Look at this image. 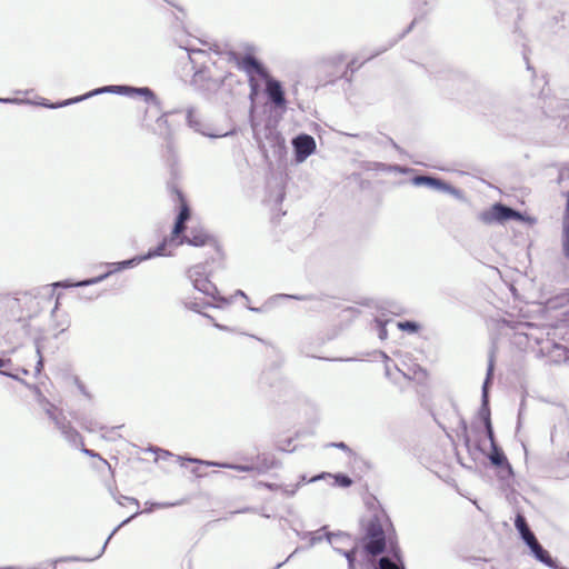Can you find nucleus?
Here are the masks:
<instances>
[{"mask_svg": "<svg viewBox=\"0 0 569 569\" xmlns=\"http://www.w3.org/2000/svg\"><path fill=\"white\" fill-rule=\"evenodd\" d=\"M307 536H310V546H315L316 543H318L322 539L321 536H317V535H313V533H310V532L303 533L302 538H305Z\"/></svg>", "mask_w": 569, "mask_h": 569, "instance_id": "obj_43", "label": "nucleus"}, {"mask_svg": "<svg viewBox=\"0 0 569 569\" xmlns=\"http://www.w3.org/2000/svg\"><path fill=\"white\" fill-rule=\"evenodd\" d=\"M20 100H18V99L0 98V102H2V103H17Z\"/></svg>", "mask_w": 569, "mask_h": 569, "instance_id": "obj_49", "label": "nucleus"}, {"mask_svg": "<svg viewBox=\"0 0 569 569\" xmlns=\"http://www.w3.org/2000/svg\"><path fill=\"white\" fill-rule=\"evenodd\" d=\"M282 297L293 298V299H298V300L302 299V298H301V297H299V296H287V295H283Z\"/></svg>", "mask_w": 569, "mask_h": 569, "instance_id": "obj_58", "label": "nucleus"}, {"mask_svg": "<svg viewBox=\"0 0 569 569\" xmlns=\"http://www.w3.org/2000/svg\"><path fill=\"white\" fill-rule=\"evenodd\" d=\"M178 110H170L162 112L156 120L154 127H152L150 130L152 133L159 136L167 144L168 149H171L173 146V130L172 127L168 120V117L174 113H178Z\"/></svg>", "mask_w": 569, "mask_h": 569, "instance_id": "obj_9", "label": "nucleus"}, {"mask_svg": "<svg viewBox=\"0 0 569 569\" xmlns=\"http://www.w3.org/2000/svg\"><path fill=\"white\" fill-rule=\"evenodd\" d=\"M0 373H1V375H3V376H7V377H11V378H13V379H17V377H16L14 375H12V373H10V372H7V371H0Z\"/></svg>", "mask_w": 569, "mask_h": 569, "instance_id": "obj_56", "label": "nucleus"}, {"mask_svg": "<svg viewBox=\"0 0 569 569\" xmlns=\"http://www.w3.org/2000/svg\"><path fill=\"white\" fill-rule=\"evenodd\" d=\"M382 357H383L385 365L390 362V358L386 353H383Z\"/></svg>", "mask_w": 569, "mask_h": 569, "instance_id": "obj_57", "label": "nucleus"}, {"mask_svg": "<svg viewBox=\"0 0 569 569\" xmlns=\"http://www.w3.org/2000/svg\"><path fill=\"white\" fill-rule=\"evenodd\" d=\"M385 371H386V376L391 378L392 373H391V367L389 363L385 365Z\"/></svg>", "mask_w": 569, "mask_h": 569, "instance_id": "obj_50", "label": "nucleus"}, {"mask_svg": "<svg viewBox=\"0 0 569 569\" xmlns=\"http://www.w3.org/2000/svg\"><path fill=\"white\" fill-rule=\"evenodd\" d=\"M561 250L563 257L569 260V192L565 214L561 222Z\"/></svg>", "mask_w": 569, "mask_h": 569, "instance_id": "obj_18", "label": "nucleus"}, {"mask_svg": "<svg viewBox=\"0 0 569 569\" xmlns=\"http://www.w3.org/2000/svg\"><path fill=\"white\" fill-rule=\"evenodd\" d=\"M259 485L264 487V488H267V489H269V490H272V491L281 489V485H278V483L260 482Z\"/></svg>", "mask_w": 569, "mask_h": 569, "instance_id": "obj_44", "label": "nucleus"}, {"mask_svg": "<svg viewBox=\"0 0 569 569\" xmlns=\"http://www.w3.org/2000/svg\"><path fill=\"white\" fill-rule=\"evenodd\" d=\"M37 355H38L39 359H38V362L36 366V372L39 373L43 367V360H42V356H41L40 346L38 343H37Z\"/></svg>", "mask_w": 569, "mask_h": 569, "instance_id": "obj_42", "label": "nucleus"}, {"mask_svg": "<svg viewBox=\"0 0 569 569\" xmlns=\"http://www.w3.org/2000/svg\"><path fill=\"white\" fill-rule=\"evenodd\" d=\"M139 263H141V259L139 258V256H136V257H133L131 259L119 261V262L106 263V267L108 268L107 272H104L103 274H100L98 277L80 281V282L76 283L74 286L83 287V286H91V284H96V283L102 282L104 279H107L111 274H113L116 272H119V271H122L124 269L134 268ZM53 286L54 287L68 288V287H72L73 284L64 281V282H57Z\"/></svg>", "mask_w": 569, "mask_h": 569, "instance_id": "obj_5", "label": "nucleus"}, {"mask_svg": "<svg viewBox=\"0 0 569 569\" xmlns=\"http://www.w3.org/2000/svg\"><path fill=\"white\" fill-rule=\"evenodd\" d=\"M183 306L184 308L189 309V310H192L194 312H201V309L207 307V306H210V307H221L223 303H220V302H217V303H213V302H208V303H204V302H198V301H192V300H183Z\"/></svg>", "mask_w": 569, "mask_h": 569, "instance_id": "obj_23", "label": "nucleus"}, {"mask_svg": "<svg viewBox=\"0 0 569 569\" xmlns=\"http://www.w3.org/2000/svg\"><path fill=\"white\" fill-rule=\"evenodd\" d=\"M348 569H356V568H355V563H349V565H348Z\"/></svg>", "mask_w": 569, "mask_h": 569, "instance_id": "obj_60", "label": "nucleus"}, {"mask_svg": "<svg viewBox=\"0 0 569 569\" xmlns=\"http://www.w3.org/2000/svg\"><path fill=\"white\" fill-rule=\"evenodd\" d=\"M52 422L56 425V427L60 430L62 427H64L69 421L64 417L62 411H59L57 416L53 417Z\"/></svg>", "mask_w": 569, "mask_h": 569, "instance_id": "obj_35", "label": "nucleus"}, {"mask_svg": "<svg viewBox=\"0 0 569 569\" xmlns=\"http://www.w3.org/2000/svg\"><path fill=\"white\" fill-rule=\"evenodd\" d=\"M10 362H11V360H10V359L4 360V359L0 358V368H1V367H4L6 365H8V363H10Z\"/></svg>", "mask_w": 569, "mask_h": 569, "instance_id": "obj_53", "label": "nucleus"}, {"mask_svg": "<svg viewBox=\"0 0 569 569\" xmlns=\"http://www.w3.org/2000/svg\"><path fill=\"white\" fill-rule=\"evenodd\" d=\"M295 157L298 163L303 162L309 156L316 151V141L313 137L301 133L292 140Z\"/></svg>", "mask_w": 569, "mask_h": 569, "instance_id": "obj_10", "label": "nucleus"}, {"mask_svg": "<svg viewBox=\"0 0 569 569\" xmlns=\"http://www.w3.org/2000/svg\"><path fill=\"white\" fill-rule=\"evenodd\" d=\"M478 219L485 224H492L496 222H505L510 219L522 220L523 217L519 211L513 210L501 203H495L488 210L479 213Z\"/></svg>", "mask_w": 569, "mask_h": 569, "instance_id": "obj_6", "label": "nucleus"}, {"mask_svg": "<svg viewBox=\"0 0 569 569\" xmlns=\"http://www.w3.org/2000/svg\"><path fill=\"white\" fill-rule=\"evenodd\" d=\"M184 49L188 51L189 58H190L191 62H193V63L196 62L193 56H202L206 53L203 50H200V49L194 50V49H189L187 47H184Z\"/></svg>", "mask_w": 569, "mask_h": 569, "instance_id": "obj_41", "label": "nucleus"}, {"mask_svg": "<svg viewBox=\"0 0 569 569\" xmlns=\"http://www.w3.org/2000/svg\"><path fill=\"white\" fill-rule=\"evenodd\" d=\"M261 516L264 517V518H269L270 516L267 515L266 512H261Z\"/></svg>", "mask_w": 569, "mask_h": 569, "instance_id": "obj_62", "label": "nucleus"}, {"mask_svg": "<svg viewBox=\"0 0 569 569\" xmlns=\"http://www.w3.org/2000/svg\"><path fill=\"white\" fill-rule=\"evenodd\" d=\"M79 447H80L81 452H83L86 456H89L92 458L99 457V455L97 452L86 448L83 443H82V446H79Z\"/></svg>", "mask_w": 569, "mask_h": 569, "instance_id": "obj_45", "label": "nucleus"}, {"mask_svg": "<svg viewBox=\"0 0 569 569\" xmlns=\"http://www.w3.org/2000/svg\"><path fill=\"white\" fill-rule=\"evenodd\" d=\"M555 569H567V568L557 566V568H555Z\"/></svg>", "mask_w": 569, "mask_h": 569, "instance_id": "obj_64", "label": "nucleus"}, {"mask_svg": "<svg viewBox=\"0 0 569 569\" xmlns=\"http://www.w3.org/2000/svg\"><path fill=\"white\" fill-rule=\"evenodd\" d=\"M169 248L174 249V243L170 242V238H164L156 248L149 249L144 254H139V258L141 259V262H143L156 257H170L173 252Z\"/></svg>", "mask_w": 569, "mask_h": 569, "instance_id": "obj_17", "label": "nucleus"}, {"mask_svg": "<svg viewBox=\"0 0 569 569\" xmlns=\"http://www.w3.org/2000/svg\"><path fill=\"white\" fill-rule=\"evenodd\" d=\"M214 327L219 328V329H226L223 326L219 325V323H214Z\"/></svg>", "mask_w": 569, "mask_h": 569, "instance_id": "obj_59", "label": "nucleus"}, {"mask_svg": "<svg viewBox=\"0 0 569 569\" xmlns=\"http://www.w3.org/2000/svg\"><path fill=\"white\" fill-rule=\"evenodd\" d=\"M186 122L187 126L193 131L210 138H220L232 134L231 132L224 133H213L208 130V126L202 121L201 116L198 109L193 106H189L186 108Z\"/></svg>", "mask_w": 569, "mask_h": 569, "instance_id": "obj_8", "label": "nucleus"}, {"mask_svg": "<svg viewBox=\"0 0 569 569\" xmlns=\"http://www.w3.org/2000/svg\"><path fill=\"white\" fill-rule=\"evenodd\" d=\"M61 435L63 438L72 446L79 447L82 446V437L81 435L74 429L70 422H68L64 427L60 429Z\"/></svg>", "mask_w": 569, "mask_h": 569, "instance_id": "obj_21", "label": "nucleus"}, {"mask_svg": "<svg viewBox=\"0 0 569 569\" xmlns=\"http://www.w3.org/2000/svg\"><path fill=\"white\" fill-rule=\"evenodd\" d=\"M291 557H293V553H290V556H288V557L286 558V561H289V560L291 559Z\"/></svg>", "mask_w": 569, "mask_h": 569, "instance_id": "obj_63", "label": "nucleus"}, {"mask_svg": "<svg viewBox=\"0 0 569 569\" xmlns=\"http://www.w3.org/2000/svg\"><path fill=\"white\" fill-rule=\"evenodd\" d=\"M117 499V502L121 506L124 505V502H129V503H132L137 508H139V501L136 499V498H131V497H126V496H119L116 498Z\"/></svg>", "mask_w": 569, "mask_h": 569, "instance_id": "obj_38", "label": "nucleus"}, {"mask_svg": "<svg viewBox=\"0 0 569 569\" xmlns=\"http://www.w3.org/2000/svg\"><path fill=\"white\" fill-rule=\"evenodd\" d=\"M52 296L53 289L50 286L16 296H1L10 327L4 333L9 343L19 342L30 336L42 337L48 332L58 338L69 329L70 316L58 308V300L52 306Z\"/></svg>", "mask_w": 569, "mask_h": 569, "instance_id": "obj_1", "label": "nucleus"}, {"mask_svg": "<svg viewBox=\"0 0 569 569\" xmlns=\"http://www.w3.org/2000/svg\"><path fill=\"white\" fill-rule=\"evenodd\" d=\"M533 553L535 558L548 566L549 568H557V562L551 558L549 552L542 548V546L538 542V540L533 541L532 543H529L528 546Z\"/></svg>", "mask_w": 569, "mask_h": 569, "instance_id": "obj_19", "label": "nucleus"}, {"mask_svg": "<svg viewBox=\"0 0 569 569\" xmlns=\"http://www.w3.org/2000/svg\"><path fill=\"white\" fill-rule=\"evenodd\" d=\"M81 427L87 430L88 432H96V431H102L106 429L104 426H102L101 423L97 422V421H93V420H88V419H80L79 420Z\"/></svg>", "mask_w": 569, "mask_h": 569, "instance_id": "obj_26", "label": "nucleus"}, {"mask_svg": "<svg viewBox=\"0 0 569 569\" xmlns=\"http://www.w3.org/2000/svg\"><path fill=\"white\" fill-rule=\"evenodd\" d=\"M485 428H486L487 437L490 440V445L492 447L493 445H496V442H495V436H493V429H492L491 420L487 421V425H485Z\"/></svg>", "mask_w": 569, "mask_h": 569, "instance_id": "obj_40", "label": "nucleus"}, {"mask_svg": "<svg viewBox=\"0 0 569 569\" xmlns=\"http://www.w3.org/2000/svg\"><path fill=\"white\" fill-rule=\"evenodd\" d=\"M39 405L41 406V408L47 413L50 420H52L53 417L57 416L59 411H62L42 396L39 398Z\"/></svg>", "mask_w": 569, "mask_h": 569, "instance_id": "obj_24", "label": "nucleus"}, {"mask_svg": "<svg viewBox=\"0 0 569 569\" xmlns=\"http://www.w3.org/2000/svg\"><path fill=\"white\" fill-rule=\"evenodd\" d=\"M138 513H139V511L137 510V511H136L131 517H129V518H127L126 520H123V521H122V522H121L117 528H114V529H113V531H112V532L110 533V536L107 538V540H106L104 545L102 546L101 551H100V553L97 556V558H99V557L102 555V552L106 550L108 542L110 541V539L112 538V536L117 532V530H118L120 527H122V526L127 525V523H128V522H129L133 517H136Z\"/></svg>", "mask_w": 569, "mask_h": 569, "instance_id": "obj_32", "label": "nucleus"}, {"mask_svg": "<svg viewBox=\"0 0 569 569\" xmlns=\"http://www.w3.org/2000/svg\"><path fill=\"white\" fill-rule=\"evenodd\" d=\"M398 328L400 330H403V331H409V332H417L418 329H419V325L417 322H413V321H402V322H398Z\"/></svg>", "mask_w": 569, "mask_h": 569, "instance_id": "obj_33", "label": "nucleus"}, {"mask_svg": "<svg viewBox=\"0 0 569 569\" xmlns=\"http://www.w3.org/2000/svg\"><path fill=\"white\" fill-rule=\"evenodd\" d=\"M133 96H141L144 98V100L147 102H152L154 103L156 106H159L160 102L159 100L157 99L156 94L153 93V91L151 89H149L148 87H142V88H136V92L133 93Z\"/></svg>", "mask_w": 569, "mask_h": 569, "instance_id": "obj_25", "label": "nucleus"}, {"mask_svg": "<svg viewBox=\"0 0 569 569\" xmlns=\"http://www.w3.org/2000/svg\"><path fill=\"white\" fill-rule=\"evenodd\" d=\"M332 64H342L345 61V57L342 54H337L328 60Z\"/></svg>", "mask_w": 569, "mask_h": 569, "instance_id": "obj_46", "label": "nucleus"}, {"mask_svg": "<svg viewBox=\"0 0 569 569\" xmlns=\"http://www.w3.org/2000/svg\"><path fill=\"white\" fill-rule=\"evenodd\" d=\"M335 447L342 449V450L348 449V446L345 442L335 443Z\"/></svg>", "mask_w": 569, "mask_h": 569, "instance_id": "obj_51", "label": "nucleus"}, {"mask_svg": "<svg viewBox=\"0 0 569 569\" xmlns=\"http://www.w3.org/2000/svg\"><path fill=\"white\" fill-rule=\"evenodd\" d=\"M326 539L329 543H331L333 547L338 545H345L346 542L350 541L351 537L350 535L338 531V532H327L325 535Z\"/></svg>", "mask_w": 569, "mask_h": 569, "instance_id": "obj_22", "label": "nucleus"}, {"mask_svg": "<svg viewBox=\"0 0 569 569\" xmlns=\"http://www.w3.org/2000/svg\"><path fill=\"white\" fill-rule=\"evenodd\" d=\"M395 368L407 379H412L418 372H422V369L417 365L413 368H410L408 371L399 368L398 365H395Z\"/></svg>", "mask_w": 569, "mask_h": 569, "instance_id": "obj_34", "label": "nucleus"}, {"mask_svg": "<svg viewBox=\"0 0 569 569\" xmlns=\"http://www.w3.org/2000/svg\"><path fill=\"white\" fill-rule=\"evenodd\" d=\"M366 539L365 550L371 556H378L385 551L386 536L380 520L375 517L371 518L366 525Z\"/></svg>", "mask_w": 569, "mask_h": 569, "instance_id": "obj_4", "label": "nucleus"}, {"mask_svg": "<svg viewBox=\"0 0 569 569\" xmlns=\"http://www.w3.org/2000/svg\"><path fill=\"white\" fill-rule=\"evenodd\" d=\"M333 549L339 552L340 555H342L347 561H348V565L349 563H355L356 561V551H357V547H353L351 550H342L340 549L339 547L335 546Z\"/></svg>", "mask_w": 569, "mask_h": 569, "instance_id": "obj_30", "label": "nucleus"}, {"mask_svg": "<svg viewBox=\"0 0 569 569\" xmlns=\"http://www.w3.org/2000/svg\"><path fill=\"white\" fill-rule=\"evenodd\" d=\"M493 373V355L489 358L488 369H487V376L482 386V403L480 408V416L483 419V423L487 425L488 420L490 419V409H489V396H488V388L490 380L492 378Z\"/></svg>", "mask_w": 569, "mask_h": 569, "instance_id": "obj_14", "label": "nucleus"}, {"mask_svg": "<svg viewBox=\"0 0 569 569\" xmlns=\"http://www.w3.org/2000/svg\"><path fill=\"white\" fill-rule=\"evenodd\" d=\"M305 481H307L306 476H301V481L299 483L305 482Z\"/></svg>", "mask_w": 569, "mask_h": 569, "instance_id": "obj_61", "label": "nucleus"}, {"mask_svg": "<svg viewBox=\"0 0 569 569\" xmlns=\"http://www.w3.org/2000/svg\"><path fill=\"white\" fill-rule=\"evenodd\" d=\"M104 92H108V93H117V94H122V96H128V97H132L133 93L136 92V88L134 87H130V86H106V87H102V88H98V89H94L83 96H80V97H76V98H72V99H68L63 102H60V103H57V104H51L50 108H59V107H64V106H69V104H72V103H77V102H80L82 100H86L92 96H97V94H100V93H104Z\"/></svg>", "mask_w": 569, "mask_h": 569, "instance_id": "obj_7", "label": "nucleus"}, {"mask_svg": "<svg viewBox=\"0 0 569 569\" xmlns=\"http://www.w3.org/2000/svg\"><path fill=\"white\" fill-rule=\"evenodd\" d=\"M335 479L336 482L343 488L350 487L352 483V480L346 475H337Z\"/></svg>", "mask_w": 569, "mask_h": 569, "instance_id": "obj_36", "label": "nucleus"}, {"mask_svg": "<svg viewBox=\"0 0 569 569\" xmlns=\"http://www.w3.org/2000/svg\"><path fill=\"white\" fill-rule=\"evenodd\" d=\"M263 80L266 81L264 92L269 101L274 106V108L284 110L287 100L281 82L271 78L270 74H268V78H264Z\"/></svg>", "mask_w": 569, "mask_h": 569, "instance_id": "obj_11", "label": "nucleus"}, {"mask_svg": "<svg viewBox=\"0 0 569 569\" xmlns=\"http://www.w3.org/2000/svg\"><path fill=\"white\" fill-rule=\"evenodd\" d=\"M177 193H178L179 199L182 202L177 219L186 222L190 218V209H189L188 204L183 201L182 194L179 191H177Z\"/></svg>", "mask_w": 569, "mask_h": 569, "instance_id": "obj_29", "label": "nucleus"}, {"mask_svg": "<svg viewBox=\"0 0 569 569\" xmlns=\"http://www.w3.org/2000/svg\"><path fill=\"white\" fill-rule=\"evenodd\" d=\"M299 486H300V483H299V482H298V483H296V485H286V486H282V485H281V489H280V490H281L284 495H287V496H289V497H290V496H293V495L297 492V490H298Z\"/></svg>", "mask_w": 569, "mask_h": 569, "instance_id": "obj_37", "label": "nucleus"}, {"mask_svg": "<svg viewBox=\"0 0 569 569\" xmlns=\"http://www.w3.org/2000/svg\"><path fill=\"white\" fill-rule=\"evenodd\" d=\"M353 64H355V62H353V61H352L351 63H349V64L347 66V68H346V71L343 72V74H346V73H347V71H348L349 69L351 70V72H353Z\"/></svg>", "mask_w": 569, "mask_h": 569, "instance_id": "obj_55", "label": "nucleus"}, {"mask_svg": "<svg viewBox=\"0 0 569 569\" xmlns=\"http://www.w3.org/2000/svg\"><path fill=\"white\" fill-rule=\"evenodd\" d=\"M378 569H405L403 567H399L396 562H393L388 557H382L379 560Z\"/></svg>", "mask_w": 569, "mask_h": 569, "instance_id": "obj_31", "label": "nucleus"}, {"mask_svg": "<svg viewBox=\"0 0 569 569\" xmlns=\"http://www.w3.org/2000/svg\"><path fill=\"white\" fill-rule=\"evenodd\" d=\"M488 458L492 465L501 468V478H505L506 476L510 477L512 475L511 465L508 462L507 457L497 445L491 447V452Z\"/></svg>", "mask_w": 569, "mask_h": 569, "instance_id": "obj_16", "label": "nucleus"}, {"mask_svg": "<svg viewBox=\"0 0 569 569\" xmlns=\"http://www.w3.org/2000/svg\"><path fill=\"white\" fill-rule=\"evenodd\" d=\"M376 323H377V327H378V337L381 339V340H385L387 339L388 337V331L386 329V325L382 323L381 321L379 320H376Z\"/></svg>", "mask_w": 569, "mask_h": 569, "instance_id": "obj_39", "label": "nucleus"}, {"mask_svg": "<svg viewBox=\"0 0 569 569\" xmlns=\"http://www.w3.org/2000/svg\"><path fill=\"white\" fill-rule=\"evenodd\" d=\"M253 511H256V509H254V508H250V507H248V508H244V509L239 510L238 512H253Z\"/></svg>", "mask_w": 569, "mask_h": 569, "instance_id": "obj_54", "label": "nucleus"}, {"mask_svg": "<svg viewBox=\"0 0 569 569\" xmlns=\"http://www.w3.org/2000/svg\"><path fill=\"white\" fill-rule=\"evenodd\" d=\"M552 352L555 353L553 357L557 361L562 360L565 362H569V349L568 348L555 343Z\"/></svg>", "mask_w": 569, "mask_h": 569, "instance_id": "obj_27", "label": "nucleus"}, {"mask_svg": "<svg viewBox=\"0 0 569 569\" xmlns=\"http://www.w3.org/2000/svg\"><path fill=\"white\" fill-rule=\"evenodd\" d=\"M152 506L157 507V508H164V507L173 506V503H153Z\"/></svg>", "mask_w": 569, "mask_h": 569, "instance_id": "obj_52", "label": "nucleus"}, {"mask_svg": "<svg viewBox=\"0 0 569 569\" xmlns=\"http://www.w3.org/2000/svg\"><path fill=\"white\" fill-rule=\"evenodd\" d=\"M76 383H77V386H78L79 391H80L83 396H86L87 398H90V393L87 391V389H86L84 385H83L82 382H80L78 379L76 380Z\"/></svg>", "mask_w": 569, "mask_h": 569, "instance_id": "obj_47", "label": "nucleus"}, {"mask_svg": "<svg viewBox=\"0 0 569 569\" xmlns=\"http://www.w3.org/2000/svg\"><path fill=\"white\" fill-rule=\"evenodd\" d=\"M210 240V236L202 228H191L189 233L181 237L174 247L188 243L194 247H202Z\"/></svg>", "mask_w": 569, "mask_h": 569, "instance_id": "obj_15", "label": "nucleus"}, {"mask_svg": "<svg viewBox=\"0 0 569 569\" xmlns=\"http://www.w3.org/2000/svg\"><path fill=\"white\" fill-rule=\"evenodd\" d=\"M187 277L191 281L193 288L214 302L229 303V300L220 296L216 284L210 280V272L207 263H197L187 270Z\"/></svg>", "mask_w": 569, "mask_h": 569, "instance_id": "obj_2", "label": "nucleus"}, {"mask_svg": "<svg viewBox=\"0 0 569 569\" xmlns=\"http://www.w3.org/2000/svg\"><path fill=\"white\" fill-rule=\"evenodd\" d=\"M461 431H462V437H463L466 443H468L469 437H468V431H467V423L463 420H461Z\"/></svg>", "mask_w": 569, "mask_h": 569, "instance_id": "obj_48", "label": "nucleus"}, {"mask_svg": "<svg viewBox=\"0 0 569 569\" xmlns=\"http://www.w3.org/2000/svg\"><path fill=\"white\" fill-rule=\"evenodd\" d=\"M238 67L242 71H244L249 78L251 87L254 88L253 84V76L257 74L261 79L268 78V70L251 54H246L238 61Z\"/></svg>", "mask_w": 569, "mask_h": 569, "instance_id": "obj_12", "label": "nucleus"}, {"mask_svg": "<svg viewBox=\"0 0 569 569\" xmlns=\"http://www.w3.org/2000/svg\"><path fill=\"white\" fill-rule=\"evenodd\" d=\"M411 182L413 186L417 187H427L430 189H435L442 192H448L455 196H458L459 191L448 184L447 182L442 181L441 179L430 177V176H416L411 179Z\"/></svg>", "mask_w": 569, "mask_h": 569, "instance_id": "obj_13", "label": "nucleus"}, {"mask_svg": "<svg viewBox=\"0 0 569 569\" xmlns=\"http://www.w3.org/2000/svg\"><path fill=\"white\" fill-rule=\"evenodd\" d=\"M515 526L527 546H529V543H532L533 541L537 540L536 536L530 530L523 516L517 515V517L515 519Z\"/></svg>", "mask_w": 569, "mask_h": 569, "instance_id": "obj_20", "label": "nucleus"}, {"mask_svg": "<svg viewBox=\"0 0 569 569\" xmlns=\"http://www.w3.org/2000/svg\"><path fill=\"white\" fill-rule=\"evenodd\" d=\"M186 230V222L184 221H180V220H176L174 222V226H173V229H172V232H171V236H170V242L171 243H174L181 239L180 238V234Z\"/></svg>", "mask_w": 569, "mask_h": 569, "instance_id": "obj_28", "label": "nucleus"}, {"mask_svg": "<svg viewBox=\"0 0 569 569\" xmlns=\"http://www.w3.org/2000/svg\"><path fill=\"white\" fill-rule=\"evenodd\" d=\"M258 465L249 466V465H233V463H220V462H213V461H204L196 458H189L188 461L194 462V463H201L206 466H214L220 468H227V469H233L241 472H249L257 470L259 473L267 472L268 470L276 468L278 466V461L272 455H260L258 456Z\"/></svg>", "mask_w": 569, "mask_h": 569, "instance_id": "obj_3", "label": "nucleus"}]
</instances>
